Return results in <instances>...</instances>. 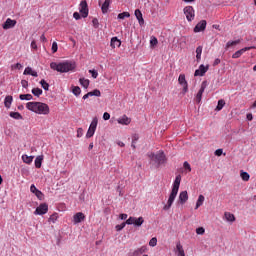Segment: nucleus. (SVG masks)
Returning a JSON list of instances; mask_svg holds the SVG:
<instances>
[{"mask_svg": "<svg viewBox=\"0 0 256 256\" xmlns=\"http://www.w3.org/2000/svg\"><path fill=\"white\" fill-rule=\"evenodd\" d=\"M50 68L58 73H69V71H75L77 64L73 61H64L60 63L52 62Z\"/></svg>", "mask_w": 256, "mask_h": 256, "instance_id": "nucleus-1", "label": "nucleus"}, {"mask_svg": "<svg viewBox=\"0 0 256 256\" xmlns=\"http://www.w3.org/2000/svg\"><path fill=\"white\" fill-rule=\"evenodd\" d=\"M26 109L36 113L37 115H49L51 111L49 105L43 102H28L26 103Z\"/></svg>", "mask_w": 256, "mask_h": 256, "instance_id": "nucleus-2", "label": "nucleus"}, {"mask_svg": "<svg viewBox=\"0 0 256 256\" xmlns=\"http://www.w3.org/2000/svg\"><path fill=\"white\" fill-rule=\"evenodd\" d=\"M180 185H181V175H177L174 180L172 191H171L170 196L167 201V205H165L163 207L164 211H169L171 209V206L173 205V203L177 197V193H179Z\"/></svg>", "mask_w": 256, "mask_h": 256, "instance_id": "nucleus-3", "label": "nucleus"}, {"mask_svg": "<svg viewBox=\"0 0 256 256\" xmlns=\"http://www.w3.org/2000/svg\"><path fill=\"white\" fill-rule=\"evenodd\" d=\"M149 157L151 161H154V163H157V165H163V163L166 161L165 153H163V151H159L156 154L151 153L149 154Z\"/></svg>", "mask_w": 256, "mask_h": 256, "instance_id": "nucleus-4", "label": "nucleus"}, {"mask_svg": "<svg viewBox=\"0 0 256 256\" xmlns=\"http://www.w3.org/2000/svg\"><path fill=\"white\" fill-rule=\"evenodd\" d=\"M127 225H135V227H141L143 223H145V219L143 217H133L130 216L129 219L126 220Z\"/></svg>", "mask_w": 256, "mask_h": 256, "instance_id": "nucleus-5", "label": "nucleus"}, {"mask_svg": "<svg viewBox=\"0 0 256 256\" xmlns=\"http://www.w3.org/2000/svg\"><path fill=\"white\" fill-rule=\"evenodd\" d=\"M97 123H98L97 118H94L88 128L87 133H86L87 139H91V137H93L95 135V131H97Z\"/></svg>", "mask_w": 256, "mask_h": 256, "instance_id": "nucleus-6", "label": "nucleus"}, {"mask_svg": "<svg viewBox=\"0 0 256 256\" xmlns=\"http://www.w3.org/2000/svg\"><path fill=\"white\" fill-rule=\"evenodd\" d=\"M178 83L181 85L182 93L185 95L189 91V84L187 83V80L185 79V74H180L178 77Z\"/></svg>", "mask_w": 256, "mask_h": 256, "instance_id": "nucleus-7", "label": "nucleus"}, {"mask_svg": "<svg viewBox=\"0 0 256 256\" xmlns=\"http://www.w3.org/2000/svg\"><path fill=\"white\" fill-rule=\"evenodd\" d=\"M184 14L186 15L187 21H193L195 19V9H193V6H186L184 8Z\"/></svg>", "mask_w": 256, "mask_h": 256, "instance_id": "nucleus-8", "label": "nucleus"}, {"mask_svg": "<svg viewBox=\"0 0 256 256\" xmlns=\"http://www.w3.org/2000/svg\"><path fill=\"white\" fill-rule=\"evenodd\" d=\"M49 211V205L47 203L40 204L34 211V215H45Z\"/></svg>", "mask_w": 256, "mask_h": 256, "instance_id": "nucleus-9", "label": "nucleus"}, {"mask_svg": "<svg viewBox=\"0 0 256 256\" xmlns=\"http://www.w3.org/2000/svg\"><path fill=\"white\" fill-rule=\"evenodd\" d=\"M80 13L84 19L89 16V7L86 0H82L80 3Z\"/></svg>", "mask_w": 256, "mask_h": 256, "instance_id": "nucleus-10", "label": "nucleus"}, {"mask_svg": "<svg viewBox=\"0 0 256 256\" xmlns=\"http://www.w3.org/2000/svg\"><path fill=\"white\" fill-rule=\"evenodd\" d=\"M209 71V65H200L197 70H195L194 77H204L205 73Z\"/></svg>", "mask_w": 256, "mask_h": 256, "instance_id": "nucleus-11", "label": "nucleus"}, {"mask_svg": "<svg viewBox=\"0 0 256 256\" xmlns=\"http://www.w3.org/2000/svg\"><path fill=\"white\" fill-rule=\"evenodd\" d=\"M205 89H207V81H203L201 83V88L198 91L197 95H196V101L197 103H201V99L203 97V93H205Z\"/></svg>", "mask_w": 256, "mask_h": 256, "instance_id": "nucleus-12", "label": "nucleus"}, {"mask_svg": "<svg viewBox=\"0 0 256 256\" xmlns=\"http://www.w3.org/2000/svg\"><path fill=\"white\" fill-rule=\"evenodd\" d=\"M251 49H255V46H250V47H244L238 51H236L233 55H232V59H239V57H241V55H243V53L247 52V51H251Z\"/></svg>", "mask_w": 256, "mask_h": 256, "instance_id": "nucleus-13", "label": "nucleus"}, {"mask_svg": "<svg viewBox=\"0 0 256 256\" xmlns=\"http://www.w3.org/2000/svg\"><path fill=\"white\" fill-rule=\"evenodd\" d=\"M17 25V20H13L11 18H7L4 24L2 25L3 29H13Z\"/></svg>", "mask_w": 256, "mask_h": 256, "instance_id": "nucleus-14", "label": "nucleus"}, {"mask_svg": "<svg viewBox=\"0 0 256 256\" xmlns=\"http://www.w3.org/2000/svg\"><path fill=\"white\" fill-rule=\"evenodd\" d=\"M207 27V21L201 20L195 27L194 33H201V31H205Z\"/></svg>", "mask_w": 256, "mask_h": 256, "instance_id": "nucleus-15", "label": "nucleus"}, {"mask_svg": "<svg viewBox=\"0 0 256 256\" xmlns=\"http://www.w3.org/2000/svg\"><path fill=\"white\" fill-rule=\"evenodd\" d=\"M30 191H31V193H34V194L36 195V197H37L40 201H42V199H43V192H41V190L37 189V187H35L34 184H32V185L30 186Z\"/></svg>", "mask_w": 256, "mask_h": 256, "instance_id": "nucleus-16", "label": "nucleus"}, {"mask_svg": "<svg viewBox=\"0 0 256 256\" xmlns=\"http://www.w3.org/2000/svg\"><path fill=\"white\" fill-rule=\"evenodd\" d=\"M188 200H189V194L187 193V191L180 192L179 202L181 203V205H185V203H187Z\"/></svg>", "mask_w": 256, "mask_h": 256, "instance_id": "nucleus-17", "label": "nucleus"}, {"mask_svg": "<svg viewBox=\"0 0 256 256\" xmlns=\"http://www.w3.org/2000/svg\"><path fill=\"white\" fill-rule=\"evenodd\" d=\"M134 14L136 19L138 20L139 25H145V20L143 19V13H141V10L136 9Z\"/></svg>", "mask_w": 256, "mask_h": 256, "instance_id": "nucleus-18", "label": "nucleus"}, {"mask_svg": "<svg viewBox=\"0 0 256 256\" xmlns=\"http://www.w3.org/2000/svg\"><path fill=\"white\" fill-rule=\"evenodd\" d=\"M74 223L77 225V223H81V221H85V214L82 212H78L73 217Z\"/></svg>", "mask_w": 256, "mask_h": 256, "instance_id": "nucleus-19", "label": "nucleus"}, {"mask_svg": "<svg viewBox=\"0 0 256 256\" xmlns=\"http://www.w3.org/2000/svg\"><path fill=\"white\" fill-rule=\"evenodd\" d=\"M119 125H130L131 124V118L127 117V115H123L118 120Z\"/></svg>", "mask_w": 256, "mask_h": 256, "instance_id": "nucleus-20", "label": "nucleus"}, {"mask_svg": "<svg viewBox=\"0 0 256 256\" xmlns=\"http://www.w3.org/2000/svg\"><path fill=\"white\" fill-rule=\"evenodd\" d=\"M23 75H31L32 77H38L37 71H34L32 67H26Z\"/></svg>", "mask_w": 256, "mask_h": 256, "instance_id": "nucleus-21", "label": "nucleus"}, {"mask_svg": "<svg viewBox=\"0 0 256 256\" xmlns=\"http://www.w3.org/2000/svg\"><path fill=\"white\" fill-rule=\"evenodd\" d=\"M110 47H112V49H115V47H121V40L117 37H113L110 42Z\"/></svg>", "mask_w": 256, "mask_h": 256, "instance_id": "nucleus-22", "label": "nucleus"}, {"mask_svg": "<svg viewBox=\"0 0 256 256\" xmlns=\"http://www.w3.org/2000/svg\"><path fill=\"white\" fill-rule=\"evenodd\" d=\"M33 159H35L34 156H29V155H22V161L26 163V165H31L33 163Z\"/></svg>", "mask_w": 256, "mask_h": 256, "instance_id": "nucleus-23", "label": "nucleus"}, {"mask_svg": "<svg viewBox=\"0 0 256 256\" xmlns=\"http://www.w3.org/2000/svg\"><path fill=\"white\" fill-rule=\"evenodd\" d=\"M147 251V247L142 246L138 249H136L134 252H132V256H140L143 255Z\"/></svg>", "mask_w": 256, "mask_h": 256, "instance_id": "nucleus-24", "label": "nucleus"}, {"mask_svg": "<svg viewBox=\"0 0 256 256\" xmlns=\"http://www.w3.org/2000/svg\"><path fill=\"white\" fill-rule=\"evenodd\" d=\"M11 103H13V96H11V95L6 96L5 100H4V105H5L6 109L11 108Z\"/></svg>", "mask_w": 256, "mask_h": 256, "instance_id": "nucleus-25", "label": "nucleus"}, {"mask_svg": "<svg viewBox=\"0 0 256 256\" xmlns=\"http://www.w3.org/2000/svg\"><path fill=\"white\" fill-rule=\"evenodd\" d=\"M176 251L178 253V256H185V250L183 249V245H181V242H178L176 244Z\"/></svg>", "mask_w": 256, "mask_h": 256, "instance_id": "nucleus-26", "label": "nucleus"}, {"mask_svg": "<svg viewBox=\"0 0 256 256\" xmlns=\"http://www.w3.org/2000/svg\"><path fill=\"white\" fill-rule=\"evenodd\" d=\"M239 43H241V40L228 41L225 46L226 51L231 47H235V45H239Z\"/></svg>", "mask_w": 256, "mask_h": 256, "instance_id": "nucleus-27", "label": "nucleus"}, {"mask_svg": "<svg viewBox=\"0 0 256 256\" xmlns=\"http://www.w3.org/2000/svg\"><path fill=\"white\" fill-rule=\"evenodd\" d=\"M109 5H111V0H105L101 7L102 13H107V11H109Z\"/></svg>", "mask_w": 256, "mask_h": 256, "instance_id": "nucleus-28", "label": "nucleus"}, {"mask_svg": "<svg viewBox=\"0 0 256 256\" xmlns=\"http://www.w3.org/2000/svg\"><path fill=\"white\" fill-rule=\"evenodd\" d=\"M224 217L226 221H229L230 223L235 222V215L231 214L230 212H225Z\"/></svg>", "mask_w": 256, "mask_h": 256, "instance_id": "nucleus-29", "label": "nucleus"}, {"mask_svg": "<svg viewBox=\"0 0 256 256\" xmlns=\"http://www.w3.org/2000/svg\"><path fill=\"white\" fill-rule=\"evenodd\" d=\"M34 163L36 169H41V165L43 164V156H37Z\"/></svg>", "mask_w": 256, "mask_h": 256, "instance_id": "nucleus-30", "label": "nucleus"}, {"mask_svg": "<svg viewBox=\"0 0 256 256\" xmlns=\"http://www.w3.org/2000/svg\"><path fill=\"white\" fill-rule=\"evenodd\" d=\"M204 202H205V196L199 195L198 200H197V202H196V207H195V209L200 208L201 205H203Z\"/></svg>", "mask_w": 256, "mask_h": 256, "instance_id": "nucleus-31", "label": "nucleus"}, {"mask_svg": "<svg viewBox=\"0 0 256 256\" xmlns=\"http://www.w3.org/2000/svg\"><path fill=\"white\" fill-rule=\"evenodd\" d=\"M19 99H21V101H31V99H33V95H31V94H20Z\"/></svg>", "mask_w": 256, "mask_h": 256, "instance_id": "nucleus-32", "label": "nucleus"}, {"mask_svg": "<svg viewBox=\"0 0 256 256\" xmlns=\"http://www.w3.org/2000/svg\"><path fill=\"white\" fill-rule=\"evenodd\" d=\"M240 177L243 181H249V179H251V176L249 175V173L245 172V171H240Z\"/></svg>", "mask_w": 256, "mask_h": 256, "instance_id": "nucleus-33", "label": "nucleus"}, {"mask_svg": "<svg viewBox=\"0 0 256 256\" xmlns=\"http://www.w3.org/2000/svg\"><path fill=\"white\" fill-rule=\"evenodd\" d=\"M32 94L35 97H41V95H43V90L41 88H33L32 89Z\"/></svg>", "mask_w": 256, "mask_h": 256, "instance_id": "nucleus-34", "label": "nucleus"}, {"mask_svg": "<svg viewBox=\"0 0 256 256\" xmlns=\"http://www.w3.org/2000/svg\"><path fill=\"white\" fill-rule=\"evenodd\" d=\"M79 83L80 85H82V87H84V89H87L89 87V79L80 78Z\"/></svg>", "mask_w": 256, "mask_h": 256, "instance_id": "nucleus-35", "label": "nucleus"}, {"mask_svg": "<svg viewBox=\"0 0 256 256\" xmlns=\"http://www.w3.org/2000/svg\"><path fill=\"white\" fill-rule=\"evenodd\" d=\"M88 95H90V97H101V91L98 89H95L91 92H88Z\"/></svg>", "mask_w": 256, "mask_h": 256, "instance_id": "nucleus-36", "label": "nucleus"}, {"mask_svg": "<svg viewBox=\"0 0 256 256\" xmlns=\"http://www.w3.org/2000/svg\"><path fill=\"white\" fill-rule=\"evenodd\" d=\"M224 107H225V100L220 99L216 106V111H221V109H223Z\"/></svg>", "mask_w": 256, "mask_h": 256, "instance_id": "nucleus-37", "label": "nucleus"}, {"mask_svg": "<svg viewBox=\"0 0 256 256\" xmlns=\"http://www.w3.org/2000/svg\"><path fill=\"white\" fill-rule=\"evenodd\" d=\"M10 117H12V119H17V120L23 119V116L19 112H10Z\"/></svg>", "mask_w": 256, "mask_h": 256, "instance_id": "nucleus-38", "label": "nucleus"}, {"mask_svg": "<svg viewBox=\"0 0 256 256\" xmlns=\"http://www.w3.org/2000/svg\"><path fill=\"white\" fill-rule=\"evenodd\" d=\"M72 93L76 97H79V95H81V88L79 86H74L72 89Z\"/></svg>", "mask_w": 256, "mask_h": 256, "instance_id": "nucleus-39", "label": "nucleus"}, {"mask_svg": "<svg viewBox=\"0 0 256 256\" xmlns=\"http://www.w3.org/2000/svg\"><path fill=\"white\" fill-rule=\"evenodd\" d=\"M57 219H59V215L57 213H54L49 217L48 221L50 223H56Z\"/></svg>", "mask_w": 256, "mask_h": 256, "instance_id": "nucleus-40", "label": "nucleus"}, {"mask_svg": "<svg viewBox=\"0 0 256 256\" xmlns=\"http://www.w3.org/2000/svg\"><path fill=\"white\" fill-rule=\"evenodd\" d=\"M40 85L44 89V91H49V83H47V81H45V79H42L40 81Z\"/></svg>", "mask_w": 256, "mask_h": 256, "instance_id": "nucleus-41", "label": "nucleus"}, {"mask_svg": "<svg viewBox=\"0 0 256 256\" xmlns=\"http://www.w3.org/2000/svg\"><path fill=\"white\" fill-rule=\"evenodd\" d=\"M131 17V14L129 12H122L118 14V19H125Z\"/></svg>", "mask_w": 256, "mask_h": 256, "instance_id": "nucleus-42", "label": "nucleus"}, {"mask_svg": "<svg viewBox=\"0 0 256 256\" xmlns=\"http://www.w3.org/2000/svg\"><path fill=\"white\" fill-rule=\"evenodd\" d=\"M157 43H159V40H157V37H151V40H150L151 47H155Z\"/></svg>", "mask_w": 256, "mask_h": 256, "instance_id": "nucleus-43", "label": "nucleus"}, {"mask_svg": "<svg viewBox=\"0 0 256 256\" xmlns=\"http://www.w3.org/2000/svg\"><path fill=\"white\" fill-rule=\"evenodd\" d=\"M126 225H127V222H123L120 225H116L115 229H116V231H122V229H125Z\"/></svg>", "mask_w": 256, "mask_h": 256, "instance_id": "nucleus-44", "label": "nucleus"}, {"mask_svg": "<svg viewBox=\"0 0 256 256\" xmlns=\"http://www.w3.org/2000/svg\"><path fill=\"white\" fill-rule=\"evenodd\" d=\"M149 245L150 247H156L157 246V238H152L150 241H149Z\"/></svg>", "mask_w": 256, "mask_h": 256, "instance_id": "nucleus-45", "label": "nucleus"}, {"mask_svg": "<svg viewBox=\"0 0 256 256\" xmlns=\"http://www.w3.org/2000/svg\"><path fill=\"white\" fill-rule=\"evenodd\" d=\"M197 235H205V228L199 227L196 229Z\"/></svg>", "mask_w": 256, "mask_h": 256, "instance_id": "nucleus-46", "label": "nucleus"}, {"mask_svg": "<svg viewBox=\"0 0 256 256\" xmlns=\"http://www.w3.org/2000/svg\"><path fill=\"white\" fill-rule=\"evenodd\" d=\"M89 73H91L93 79H97V77H99L97 70H89Z\"/></svg>", "mask_w": 256, "mask_h": 256, "instance_id": "nucleus-47", "label": "nucleus"}, {"mask_svg": "<svg viewBox=\"0 0 256 256\" xmlns=\"http://www.w3.org/2000/svg\"><path fill=\"white\" fill-rule=\"evenodd\" d=\"M12 69H23V65H21V63H16L14 65L11 66Z\"/></svg>", "mask_w": 256, "mask_h": 256, "instance_id": "nucleus-48", "label": "nucleus"}, {"mask_svg": "<svg viewBox=\"0 0 256 256\" xmlns=\"http://www.w3.org/2000/svg\"><path fill=\"white\" fill-rule=\"evenodd\" d=\"M103 119L104 121H109L111 119V114H109L108 112H105L103 114Z\"/></svg>", "mask_w": 256, "mask_h": 256, "instance_id": "nucleus-49", "label": "nucleus"}, {"mask_svg": "<svg viewBox=\"0 0 256 256\" xmlns=\"http://www.w3.org/2000/svg\"><path fill=\"white\" fill-rule=\"evenodd\" d=\"M57 49H59V47L57 46V42H53L52 43V52L57 53Z\"/></svg>", "mask_w": 256, "mask_h": 256, "instance_id": "nucleus-50", "label": "nucleus"}, {"mask_svg": "<svg viewBox=\"0 0 256 256\" xmlns=\"http://www.w3.org/2000/svg\"><path fill=\"white\" fill-rule=\"evenodd\" d=\"M21 85L24 89H27V87H29V82L27 80H21Z\"/></svg>", "mask_w": 256, "mask_h": 256, "instance_id": "nucleus-51", "label": "nucleus"}, {"mask_svg": "<svg viewBox=\"0 0 256 256\" xmlns=\"http://www.w3.org/2000/svg\"><path fill=\"white\" fill-rule=\"evenodd\" d=\"M184 169H187V171L191 172V164H189V162L185 161L184 162Z\"/></svg>", "mask_w": 256, "mask_h": 256, "instance_id": "nucleus-52", "label": "nucleus"}, {"mask_svg": "<svg viewBox=\"0 0 256 256\" xmlns=\"http://www.w3.org/2000/svg\"><path fill=\"white\" fill-rule=\"evenodd\" d=\"M215 155H216L217 157H221V156L223 155V149H217V150L215 151Z\"/></svg>", "mask_w": 256, "mask_h": 256, "instance_id": "nucleus-53", "label": "nucleus"}, {"mask_svg": "<svg viewBox=\"0 0 256 256\" xmlns=\"http://www.w3.org/2000/svg\"><path fill=\"white\" fill-rule=\"evenodd\" d=\"M203 53V46H198L196 48V54L201 55Z\"/></svg>", "mask_w": 256, "mask_h": 256, "instance_id": "nucleus-54", "label": "nucleus"}, {"mask_svg": "<svg viewBox=\"0 0 256 256\" xmlns=\"http://www.w3.org/2000/svg\"><path fill=\"white\" fill-rule=\"evenodd\" d=\"M92 23H93V26L94 27H99V20L97 19V18H94L93 20H92Z\"/></svg>", "mask_w": 256, "mask_h": 256, "instance_id": "nucleus-55", "label": "nucleus"}, {"mask_svg": "<svg viewBox=\"0 0 256 256\" xmlns=\"http://www.w3.org/2000/svg\"><path fill=\"white\" fill-rule=\"evenodd\" d=\"M73 17L74 19L79 20L81 19V14H79V12H74Z\"/></svg>", "mask_w": 256, "mask_h": 256, "instance_id": "nucleus-56", "label": "nucleus"}, {"mask_svg": "<svg viewBox=\"0 0 256 256\" xmlns=\"http://www.w3.org/2000/svg\"><path fill=\"white\" fill-rule=\"evenodd\" d=\"M40 40H41L43 43H47V38L45 37V34H42V35H41Z\"/></svg>", "mask_w": 256, "mask_h": 256, "instance_id": "nucleus-57", "label": "nucleus"}, {"mask_svg": "<svg viewBox=\"0 0 256 256\" xmlns=\"http://www.w3.org/2000/svg\"><path fill=\"white\" fill-rule=\"evenodd\" d=\"M246 117L248 121H253V114L248 113Z\"/></svg>", "mask_w": 256, "mask_h": 256, "instance_id": "nucleus-58", "label": "nucleus"}, {"mask_svg": "<svg viewBox=\"0 0 256 256\" xmlns=\"http://www.w3.org/2000/svg\"><path fill=\"white\" fill-rule=\"evenodd\" d=\"M31 47H32L33 49H37V42H35V40H33V41L31 42Z\"/></svg>", "mask_w": 256, "mask_h": 256, "instance_id": "nucleus-59", "label": "nucleus"}, {"mask_svg": "<svg viewBox=\"0 0 256 256\" xmlns=\"http://www.w3.org/2000/svg\"><path fill=\"white\" fill-rule=\"evenodd\" d=\"M81 131H83V129L79 128L78 131H77V137H82L83 136Z\"/></svg>", "mask_w": 256, "mask_h": 256, "instance_id": "nucleus-60", "label": "nucleus"}, {"mask_svg": "<svg viewBox=\"0 0 256 256\" xmlns=\"http://www.w3.org/2000/svg\"><path fill=\"white\" fill-rule=\"evenodd\" d=\"M219 63H221V59L216 58L215 61H214V63H213V65H214V66H215V65H219Z\"/></svg>", "mask_w": 256, "mask_h": 256, "instance_id": "nucleus-61", "label": "nucleus"}, {"mask_svg": "<svg viewBox=\"0 0 256 256\" xmlns=\"http://www.w3.org/2000/svg\"><path fill=\"white\" fill-rule=\"evenodd\" d=\"M120 219H122V221H125V219H127V214H120Z\"/></svg>", "mask_w": 256, "mask_h": 256, "instance_id": "nucleus-62", "label": "nucleus"}, {"mask_svg": "<svg viewBox=\"0 0 256 256\" xmlns=\"http://www.w3.org/2000/svg\"><path fill=\"white\" fill-rule=\"evenodd\" d=\"M89 97H91L90 95H89V93H87V94H85L84 96H83V99L85 100V99H89Z\"/></svg>", "mask_w": 256, "mask_h": 256, "instance_id": "nucleus-63", "label": "nucleus"}, {"mask_svg": "<svg viewBox=\"0 0 256 256\" xmlns=\"http://www.w3.org/2000/svg\"><path fill=\"white\" fill-rule=\"evenodd\" d=\"M196 59H197V61H200L201 60V54H196Z\"/></svg>", "mask_w": 256, "mask_h": 256, "instance_id": "nucleus-64", "label": "nucleus"}]
</instances>
